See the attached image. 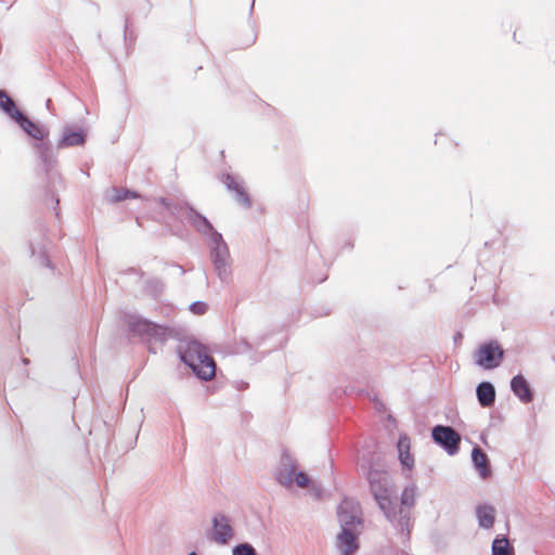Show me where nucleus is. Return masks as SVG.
Returning a JSON list of instances; mask_svg holds the SVG:
<instances>
[{"mask_svg":"<svg viewBox=\"0 0 555 555\" xmlns=\"http://www.w3.org/2000/svg\"><path fill=\"white\" fill-rule=\"evenodd\" d=\"M478 403L482 408H491L495 403V388L491 382L483 380L476 387Z\"/></svg>","mask_w":555,"mask_h":555,"instance_id":"412c9836","label":"nucleus"},{"mask_svg":"<svg viewBox=\"0 0 555 555\" xmlns=\"http://www.w3.org/2000/svg\"><path fill=\"white\" fill-rule=\"evenodd\" d=\"M311 492H312V494H313L315 498H318V499H319V498H321V496H322V492H323V490H322V488H321V487H319V486H313V487L311 488Z\"/></svg>","mask_w":555,"mask_h":555,"instance_id":"2f4dec72","label":"nucleus"},{"mask_svg":"<svg viewBox=\"0 0 555 555\" xmlns=\"http://www.w3.org/2000/svg\"><path fill=\"white\" fill-rule=\"evenodd\" d=\"M459 339H462V334L460 332H457L455 335H454V340L457 341Z\"/></svg>","mask_w":555,"mask_h":555,"instance_id":"f704fd0d","label":"nucleus"},{"mask_svg":"<svg viewBox=\"0 0 555 555\" xmlns=\"http://www.w3.org/2000/svg\"><path fill=\"white\" fill-rule=\"evenodd\" d=\"M296 460L287 450H283L279 467L275 470L276 481L288 488L295 483L299 488H308L312 485V479L304 470H298Z\"/></svg>","mask_w":555,"mask_h":555,"instance_id":"423d86ee","label":"nucleus"},{"mask_svg":"<svg viewBox=\"0 0 555 555\" xmlns=\"http://www.w3.org/2000/svg\"><path fill=\"white\" fill-rule=\"evenodd\" d=\"M33 147L47 179L44 186L46 204L47 206L51 205L55 216L59 217L60 199L57 193L61 188H64V181L56 169L57 156L49 138L42 142H34Z\"/></svg>","mask_w":555,"mask_h":555,"instance_id":"7ed1b4c3","label":"nucleus"},{"mask_svg":"<svg viewBox=\"0 0 555 555\" xmlns=\"http://www.w3.org/2000/svg\"><path fill=\"white\" fill-rule=\"evenodd\" d=\"M22 362H23L25 365H27V364L29 363V359H27V358H23V359H22Z\"/></svg>","mask_w":555,"mask_h":555,"instance_id":"c9c22d12","label":"nucleus"},{"mask_svg":"<svg viewBox=\"0 0 555 555\" xmlns=\"http://www.w3.org/2000/svg\"><path fill=\"white\" fill-rule=\"evenodd\" d=\"M88 132L85 128H75L66 125L63 128V134L57 142V149L81 146L87 141Z\"/></svg>","mask_w":555,"mask_h":555,"instance_id":"2eb2a0df","label":"nucleus"},{"mask_svg":"<svg viewBox=\"0 0 555 555\" xmlns=\"http://www.w3.org/2000/svg\"><path fill=\"white\" fill-rule=\"evenodd\" d=\"M247 387V383H242L241 384V389H245Z\"/></svg>","mask_w":555,"mask_h":555,"instance_id":"e433bc0d","label":"nucleus"},{"mask_svg":"<svg viewBox=\"0 0 555 555\" xmlns=\"http://www.w3.org/2000/svg\"><path fill=\"white\" fill-rule=\"evenodd\" d=\"M232 555H259L256 548L248 542H243L232 548Z\"/></svg>","mask_w":555,"mask_h":555,"instance_id":"c85d7f7f","label":"nucleus"},{"mask_svg":"<svg viewBox=\"0 0 555 555\" xmlns=\"http://www.w3.org/2000/svg\"><path fill=\"white\" fill-rule=\"evenodd\" d=\"M475 513L480 528L490 529L493 527L496 513L494 506L487 503L479 504L476 506Z\"/></svg>","mask_w":555,"mask_h":555,"instance_id":"4be33fe9","label":"nucleus"},{"mask_svg":"<svg viewBox=\"0 0 555 555\" xmlns=\"http://www.w3.org/2000/svg\"><path fill=\"white\" fill-rule=\"evenodd\" d=\"M254 3H255V0H253L251 7H250V11H253V9H254Z\"/></svg>","mask_w":555,"mask_h":555,"instance_id":"a19ab883","label":"nucleus"},{"mask_svg":"<svg viewBox=\"0 0 555 555\" xmlns=\"http://www.w3.org/2000/svg\"><path fill=\"white\" fill-rule=\"evenodd\" d=\"M46 106L49 111H51V107H52V100L51 99H48L47 102H46Z\"/></svg>","mask_w":555,"mask_h":555,"instance_id":"72a5a7b5","label":"nucleus"},{"mask_svg":"<svg viewBox=\"0 0 555 555\" xmlns=\"http://www.w3.org/2000/svg\"><path fill=\"white\" fill-rule=\"evenodd\" d=\"M205 236L209 237V249L210 248H221L222 245H228L224 241L222 234L218 232L215 228L211 232L207 233Z\"/></svg>","mask_w":555,"mask_h":555,"instance_id":"cd10ccee","label":"nucleus"},{"mask_svg":"<svg viewBox=\"0 0 555 555\" xmlns=\"http://www.w3.org/2000/svg\"><path fill=\"white\" fill-rule=\"evenodd\" d=\"M177 353L180 361L189 366L198 379L206 382L215 376L216 362L202 343L196 339L181 343L177 347Z\"/></svg>","mask_w":555,"mask_h":555,"instance_id":"20e7f679","label":"nucleus"},{"mask_svg":"<svg viewBox=\"0 0 555 555\" xmlns=\"http://www.w3.org/2000/svg\"><path fill=\"white\" fill-rule=\"evenodd\" d=\"M415 494H416V486L410 485L406 486L400 495V504L399 508H396V519L389 520L395 527L401 532H406L410 534V519H411V508L415 505ZM398 507V505L396 506Z\"/></svg>","mask_w":555,"mask_h":555,"instance_id":"1a4fd4ad","label":"nucleus"},{"mask_svg":"<svg viewBox=\"0 0 555 555\" xmlns=\"http://www.w3.org/2000/svg\"><path fill=\"white\" fill-rule=\"evenodd\" d=\"M0 109L14 122L24 114L4 89H0Z\"/></svg>","mask_w":555,"mask_h":555,"instance_id":"5701e85b","label":"nucleus"},{"mask_svg":"<svg viewBox=\"0 0 555 555\" xmlns=\"http://www.w3.org/2000/svg\"><path fill=\"white\" fill-rule=\"evenodd\" d=\"M220 180L225 185V188L234 194L235 199L240 205L247 209L251 207V199L248 193L244 189L243 184L236 181L234 176L225 172L221 175Z\"/></svg>","mask_w":555,"mask_h":555,"instance_id":"dca6fc26","label":"nucleus"},{"mask_svg":"<svg viewBox=\"0 0 555 555\" xmlns=\"http://www.w3.org/2000/svg\"><path fill=\"white\" fill-rule=\"evenodd\" d=\"M113 196L111 197L112 203H118L128 198H141V194L137 191L121 188L112 189Z\"/></svg>","mask_w":555,"mask_h":555,"instance_id":"a878e982","label":"nucleus"},{"mask_svg":"<svg viewBox=\"0 0 555 555\" xmlns=\"http://www.w3.org/2000/svg\"><path fill=\"white\" fill-rule=\"evenodd\" d=\"M156 201L159 205L163 206L164 210L169 217L178 221H182L183 219L186 220V211L189 210L188 207H193L188 202H178L164 196L157 198Z\"/></svg>","mask_w":555,"mask_h":555,"instance_id":"f3484780","label":"nucleus"},{"mask_svg":"<svg viewBox=\"0 0 555 555\" xmlns=\"http://www.w3.org/2000/svg\"><path fill=\"white\" fill-rule=\"evenodd\" d=\"M431 439L450 456L460 451L462 437L452 426L435 425L431 428Z\"/></svg>","mask_w":555,"mask_h":555,"instance_id":"9d476101","label":"nucleus"},{"mask_svg":"<svg viewBox=\"0 0 555 555\" xmlns=\"http://www.w3.org/2000/svg\"><path fill=\"white\" fill-rule=\"evenodd\" d=\"M188 208L189 210L186 211V221L190 223L191 227L195 229V231H197L202 235H206L207 233L212 231L214 225L206 216L201 214L194 207Z\"/></svg>","mask_w":555,"mask_h":555,"instance_id":"6ab92c4d","label":"nucleus"},{"mask_svg":"<svg viewBox=\"0 0 555 555\" xmlns=\"http://www.w3.org/2000/svg\"><path fill=\"white\" fill-rule=\"evenodd\" d=\"M370 492L387 520L396 519L397 499L392 498V479L383 464L369 462L367 467L362 465Z\"/></svg>","mask_w":555,"mask_h":555,"instance_id":"f03ea898","label":"nucleus"},{"mask_svg":"<svg viewBox=\"0 0 555 555\" xmlns=\"http://www.w3.org/2000/svg\"><path fill=\"white\" fill-rule=\"evenodd\" d=\"M177 267L180 269L181 274H184V272H185L184 269L181 266H177Z\"/></svg>","mask_w":555,"mask_h":555,"instance_id":"4c0bfd02","label":"nucleus"},{"mask_svg":"<svg viewBox=\"0 0 555 555\" xmlns=\"http://www.w3.org/2000/svg\"><path fill=\"white\" fill-rule=\"evenodd\" d=\"M125 321L129 332L135 336L146 339L149 344L147 348L151 353L157 352V350L152 346V341L163 345L177 334L176 330L171 326L157 324L137 314L127 315Z\"/></svg>","mask_w":555,"mask_h":555,"instance_id":"39448f33","label":"nucleus"},{"mask_svg":"<svg viewBox=\"0 0 555 555\" xmlns=\"http://www.w3.org/2000/svg\"><path fill=\"white\" fill-rule=\"evenodd\" d=\"M53 243L46 234V228L38 224L28 237L29 256L39 267L54 270V266L49 257Z\"/></svg>","mask_w":555,"mask_h":555,"instance_id":"0eeeda50","label":"nucleus"},{"mask_svg":"<svg viewBox=\"0 0 555 555\" xmlns=\"http://www.w3.org/2000/svg\"><path fill=\"white\" fill-rule=\"evenodd\" d=\"M164 289L165 283L159 278H149L144 283V293L154 299L160 297L164 293Z\"/></svg>","mask_w":555,"mask_h":555,"instance_id":"393cba45","label":"nucleus"},{"mask_svg":"<svg viewBox=\"0 0 555 555\" xmlns=\"http://www.w3.org/2000/svg\"><path fill=\"white\" fill-rule=\"evenodd\" d=\"M491 555H515V550L504 534H498L492 541Z\"/></svg>","mask_w":555,"mask_h":555,"instance_id":"b1692460","label":"nucleus"},{"mask_svg":"<svg viewBox=\"0 0 555 555\" xmlns=\"http://www.w3.org/2000/svg\"><path fill=\"white\" fill-rule=\"evenodd\" d=\"M130 273H135V274H139V276L142 279L144 276V272L140 269H135V268H130L128 270Z\"/></svg>","mask_w":555,"mask_h":555,"instance_id":"473e14b6","label":"nucleus"},{"mask_svg":"<svg viewBox=\"0 0 555 555\" xmlns=\"http://www.w3.org/2000/svg\"><path fill=\"white\" fill-rule=\"evenodd\" d=\"M15 124L35 142H42L49 138V128L42 124L31 120L25 113L15 121Z\"/></svg>","mask_w":555,"mask_h":555,"instance_id":"ddd939ff","label":"nucleus"},{"mask_svg":"<svg viewBox=\"0 0 555 555\" xmlns=\"http://www.w3.org/2000/svg\"><path fill=\"white\" fill-rule=\"evenodd\" d=\"M509 387L514 396L517 397L521 403L528 404L534 400V390L521 373L512 377Z\"/></svg>","mask_w":555,"mask_h":555,"instance_id":"4468645a","label":"nucleus"},{"mask_svg":"<svg viewBox=\"0 0 555 555\" xmlns=\"http://www.w3.org/2000/svg\"><path fill=\"white\" fill-rule=\"evenodd\" d=\"M234 535L231 519L222 513H217L211 520L210 539L218 544H228Z\"/></svg>","mask_w":555,"mask_h":555,"instance_id":"f8f14e48","label":"nucleus"},{"mask_svg":"<svg viewBox=\"0 0 555 555\" xmlns=\"http://www.w3.org/2000/svg\"><path fill=\"white\" fill-rule=\"evenodd\" d=\"M325 279H326V278L321 279V280L319 281V283L324 282V281H325Z\"/></svg>","mask_w":555,"mask_h":555,"instance_id":"79ce46f5","label":"nucleus"},{"mask_svg":"<svg viewBox=\"0 0 555 555\" xmlns=\"http://www.w3.org/2000/svg\"><path fill=\"white\" fill-rule=\"evenodd\" d=\"M188 555H199V554L197 552H195V551H192Z\"/></svg>","mask_w":555,"mask_h":555,"instance_id":"58836bf2","label":"nucleus"},{"mask_svg":"<svg viewBox=\"0 0 555 555\" xmlns=\"http://www.w3.org/2000/svg\"><path fill=\"white\" fill-rule=\"evenodd\" d=\"M251 350V345L246 339H241L240 343L235 344V352L236 353H244Z\"/></svg>","mask_w":555,"mask_h":555,"instance_id":"7c9ffc66","label":"nucleus"},{"mask_svg":"<svg viewBox=\"0 0 555 555\" xmlns=\"http://www.w3.org/2000/svg\"><path fill=\"white\" fill-rule=\"evenodd\" d=\"M398 457L402 468L411 470L414 467V457L410 452L411 440L406 434H400L397 441Z\"/></svg>","mask_w":555,"mask_h":555,"instance_id":"a211bd4d","label":"nucleus"},{"mask_svg":"<svg viewBox=\"0 0 555 555\" xmlns=\"http://www.w3.org/2000/svg\"><path fill=\"white\" fill-rule=\"evenodd\" d=\"M472 462L475 469L482 478H487L492 474L491 465L487 453L478 446L472 450Z\"/></svg>","mask_w":555,"mask_h":555,"instance_id":"aec40b11","label":"nucleus"},{"mask_svg":"<svg viewBox=\"0 0 555 555\" xmlns=\"http://www.w3.org/2000/svg\"><path fill=\"white\" fill-rule=\"evenodd\" d=\"M505 351L495 339L487 340L474 352L475 364L490 371L499 367L504 360Z\"/></svg>","mask_w":555,"mask_h":555,"instance_id":"6e6552de","label":"nucleus"},{"mask_svg":"<svg viewBox=\"0 0 555 555\" xmlns=\"http://www.w3.org/2000/svg\"><path fill=\"white\" fill-rule=\"evenodd\" d=\"M337 518L340 531L337 534L336 546L341 555H353L360 548L359 537L364 527L360 505L350 500H343L337 506Z\"/></svg>","mask_w":555,"mask_h":555,"instance_id":"f257e3e1","label":"nucleus"},{"mask_svg":"<svg viewBox=\"0 0 555 555\" xmlns=\"http://www.w3.org/2000/svg\"><path fill=\"white\" fill-rule=\"evenodd\" d=\"M170 231H171V233H172L173 235H178V232H177V231H175V229H173V228H171V230H170Z\"/></svg>","mask_w":555,"mask_h":555,"instance_id":"ea45409f","label":"nucleus"},{"mask_svg":"<svg viewBox=\"0 0 555 555\" xmlns=\"http://www.w3.org/2000/svg\"><path fill=\"white\" fill-rule=\"evenodd\" d=\"M189 310L193 313V314H196V315H203L207 312L208 310V305L205 302V301H193L190 306H189Z\"/></svg>","mask_w":555,"mask_h":555,"instance_id":"c756f323","label":"nucleus"},{"mask_svg":"<svg viewBox=\"0 0 555 555\" xmlns=\"http://www.w3.org/2000/svg\"><path fill=\"white\" fill-rule=\"evenodd\" d=\"M209 258L218 279L222 283H229L232 275L229 246L222 245L221 248H210Z\"/></svg>","mask_w":555,"mask_h":555,"instance_id":"9b49d317","label":"nucleus"},{"mask_svg":"<svg viewBox=\"0 0 555 555\" xmlns=\"http://www.w3.org/2000/svg\"><path fill=\"white\" fill-rule=\"evenodd\" d=\"M135 39H137V35H135L134 29L131 26L130 18L128 16H126L125 25H124V41H125L127 49H129V47L134 43Z\"/></svg>","mask_w":555,"mask_h":555,"instance_id":"bb28decb","label":"nucleus"}]
</instances>
